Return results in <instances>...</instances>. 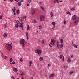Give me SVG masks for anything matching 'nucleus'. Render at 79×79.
I'll return each instance as SVG.
<instances>
[{
	"label": "nucleus",
	"instance_id": "f257e3e1",
	"mask_svg": "<svg viewBox=\"0 0 79 79\" xmlns=\"http://www.w3.org/2000/svg\"><path fill=\"white\" fill-rule=\"evenodd\" d=\"M5 48L8 50L10 51L11 50L13 47L11 46V44H9V46L8 44H7L5 46Z\"/></svg>",
	"mask_w": 79,
	"mask_h": 79
},
{
	"label": "nucleus",
	"instance_id": "f03ea898",
	"mask_svg": "<svg viewBox=\"0 0 79 79\" xmlns=\"http://www.w3.org/2000/svg\"><path fill=\"white\" fill-rule=\"evenodd\" d=\"M20 43L21 45H22L23 47H24V43H25V41L24 39H21L20 40Z\"/></svg>",
	"mask_w": 79,
	"mask_h": 79
},
{
	"label": "nucleus",
	"instance_id": "7ed1b4c3",
	"mask_svg": "<svg viewBox=\"0 0 79 79\" xmlns=\"http://www.w3.org/2000/svg\"><path fill=\"white\" fill-rule=\"evenodd\" d=\"M35 52L36 53H37L39 55H40L42 53V51L40 50L37 49L35 51Z\"/></svg>",
	"mask_w": 79,
	"mask_h": 79
},
{
	"label": "nucleus",
	"instance_id": "20e7f679",
	"mask_svg": "<svg viewBox=\"0 0 79 79\" xmlns=\"http://www.w3.org/2000/svg\"><path fill=\"white\" fill-rule=\"evenodd\" d=\"M79 17H78L74 21V24L75 25H77L78 24V23H79Z\"/></svg>",
	"mask_w": 79,
	"mask_h": 79
},
{
	"label": "nucleus",
	"instance_id": "39448f33",
	"mask_svg": "<svg viewBox=\"0 0 79 79\" xmlns=\"http://www.w3.org/2000/svg\"><path fill=\"white\" fill-rule=\"evenodd\" d=\"M35 11H36V10H35V9L34 8H32L31 10V15H34L35 13Z\"/></svg>",
	"mask_w": 79,
	"mask_h": 79
},
{
	"label": "nucleus",
	"instance_id": "423d86ee",
	"mask_svg": "<svg viewBox=\"0 0 79 79\" xmlns=\"http://www.w3.org/2000/svg\"><path fill=\"white\" fill-rule=\"evenodd\" d=\"M45 19V17L44 16H40V21H44Z\"/></svg>",
	"mask_w": 79,
	"mask_h": 79
},
{
	"label": "nucleus",
	"instance_id": "0eeeda50",
	"mask_svg": "<svg viewBox=\"0 0 79 79\" xmlns=\"http://www.w3.org/2000/svg\"><path fill=\"white\" fill-rule=\"evenodd\" d=\"M72 19L73 20H75V19H76V15H73L72 18Z\"/></svg>",
	"mask_w": 79,
	"mask_h": 79
},
{
	"label": "nucleus",
	"instance_id": "6e6552de",
	"mask_svg": "<svg viewBox=\"0 0 79 79\" xmlns=\"http://www.w3.org/2000/svg\"><path fill=\"white\" fill-rule=\"evenodd\" d=\"M26 35L27 37L26 39L27 40H28V39H29V38L28 37V35H29V34H28V32H27L26 33Z\"/></svg>",
	"mask_w": 79,
	"mask_h": 79
},
{
	"label": "nucleus",
	"instance_id": "1a4fd4ad",
	"mask_svg": "<svg viewBox=\"0 0 79 79\" xmlns=\"http://www.w3.org/2000/svg\"><path fill=\"white\" fill-rule=\"evenodd\" d=\"M13 70V71H15V72H17V71H18V70H17V69L15 68V67H14Z\"/></svg>",
	"mask_w": 79,
	"mask_h": 79
},
{
	"label": "nucleus",
	"instance_id": "9d476101",
	"mask_svg": "<svg viewBox=\"0 0 79 79\" xmlns=\"http://www.w3.org/2000/svg\"><path fill=\"white\" fill-rule=\"evenodd\" d=\"M71 61V58H68V60H67L68 63H70Z\"/></svg>",
	"mask_w": 79,
	"mask_h": 79
},
{
	"label": "nucleus",
	"instance_id": "9b49d317",
	"mask_svg": "<svg viewBox=\"0 0 79 79\" xmlns=\"http://www.w3.org/2000/svg\"><path fill=\"white\" fill-rule=\"evenodd\" d=\"M60 44V43H59V41H57V46L58 48H60V47L58 46V45Z\"/></svg>",
	"mask_w": 79,
	"mask_h": 79
},
{
	"label": "nucleus",
	"instance_id": "f8f14e48",
	"mask_svg": "<svg viewBox=\"0 0 79 79\" xmlns=\"http://www.w3.org/2000/svg\"><path fill=\"white\" fill-rule=\"evenodd\" d=\"M73 46L74 47H75L76 48H77V45H76L75 44H73Z\"/></svg>",
	"mask_w": 79,
	"mask_h": 79
},
{
	"label": "nucleus",
	"instance_id": "ddd939ff",
	"mask_svg": "<svg viewBox=\"0 0 79 79\" xmlns=\"http://www.w3.org/2000/svg\"><path fill=\"white\" fill-rule=\"evenodd\" d=\"M52 23V24H53L54 26V27H55V22H53Z\"/></svg>",
	"mask_w": 79,
	"mask_h": 79
},
{
	"label": "nucleus",
	"instance_id": "4468645a",
	"mask_svg": "<svg viewBox=\"0 0 79 79\" xmlns=\"http://www.w3.org/2000/svg\"><path fill=\"white\" fill-rule=\"evenodd\" d=\"M4 37H7V34H6V33H4Z\"/></svg>",
	"mask_w": 79,
	"mask_h": 79
},
{
	"label": "nucleus",
	"instance_id": "2eb2a0df",
	"mask_svg": "<svg viewBox=\"0 0 79 79\" xmlns=\"http://www.w3.org/2000/svg\"><path fill=\"white\" fill-rule=\"evenodd\" d=\"M19 72H20V73H21V75H22V76H23V75H24V73L22 71H20Z\"/></svg>",
	"mask_w": 79,
	"mask_h": 79
},
{
	"label": "nucleus",
	"instance_id": "dca6fc26",
	"mask_svg": "<svg viewBox=\"0 0 79 79\" xmlns=\"http://www.w3.org/2000/svg\"><path fill=\"white\" fill-rule=\"evenodd\" d=\"M27 31H29L30 30V28H29V25H27Z\"/></svg>",
	"mask_w": 79,
	"mask_h": 79
},
{
	"label": "nucleus",
	"instance_id": "f3484780",
	"mask_svg": "<svg viewBox=\"0 0 79 79\" xmlns=\"http://www.w3.org/2000/svg\"><path fill=\"white\" fill-rule=\"evenodd\" d=\"M39 29H42V25H40L39 27Z\"/></svg>",
	"mask_w": 79,
	"mask_h": 79
},
{
	"label": "nucleus",
	"instance_id": "a211bd4d",
	"mask_svg": "<svg viewBox=\"0 0 79 79\" xmlns=\"http://www.w3.org/2000/svg\"><path fill=\"white\" fill-rule=\"evenodd\" d=\"M54 76H55V74L53 73H52V74L50 75V77H53Z\"/></svg>",
	"mask_w": 79,
	"mask_h": 79
},
{
	"label": "nucleus",
	"instance_id": "6ab92c4d",
	"mask_svg": "<svg viewBox=\"0 0 79 79\" xmlns=\"http://www.w3.org/2000/svg\"><path fill=\"white\" fill-rule=\"evenodd\" d=\"M18 4V6H21V2H19Z\"/></svg>",
	"mask_w": 79,
	"mask_h": 79
},
{
	"label": "nucleus",
	"instance_id": "aec40b11",
	"mask_svg": "<svg viewBox=\"0 0 79 79\" xmlns=\"http://www.w3.org/2000/svg\"><path fill=\"white\" fill-rule=\"evenodd\" d=\"M59 57H60V59H61V58H63V55H60Z\"/></svg>",
	"mask_w": 79,
	"mask_h": 79
},
{
	"label": "nucleus",
	"instance_id": "412c9836",
	"mask_svg": "<svg viewBox=\"0 0 79 79\" xmlns=\"http://www.w3.org/2000/svg\"><path fill=\"white\" fill-rule=\"evenodd\" d=\"M43 60V58L42 57H40L39 58L40 61H42Z\"/></svg>",
	"mask_w": 79,
	"mask_h": 79
},
{
	"label": "nucleus",
	"instance_id": "4be33fe9",
	"mask_svg": "<svg viewBox=\"0 0 79 79\" xmlns=\"http://www.w3.org/2000/svg\"><path fill=\"white\" fill-rule=\"evenodd\" d=\"M19 26V25H18V24H16L15 25V27H16V28H18Z\"/></svg>",
	"mask_w": 79,
	"mask_h": 79
},
{
	"label": "nucleus",
	"instance_id": "5701e85b",
	"mask_svg": "<svg viewBox=\"0 0 79 79\" xmlns=\"http://www.w3.org/2000/svg\"><path fill=\"white\" fill-rule=\"evenodd\" d=\"M10 64H15V63L14 61H13L12 63L10 62Z\"/></svg>",
	"mask_w": 79,
	"mask_h": 79
},
{
	"label": "nucleus",
	"instance_id": "b1692460",
	"mask_svg": "<svg viewBox=\"0 0 79 79\" xmlns=\"http://www.w3.org/2000/svg\"><path fill=\"white\" fill-rule=\"evenodd\" d=\"M19 27H23V25L21 24H20L19 26Z\"/></svg>",
	"mask_w": 79,
	"mask_h": 79
},
{
	"label": "nucleus",
	"instance_id": "393cba45",
	"mask_svg": "<svg viewBox=\"0 0 79 79\" xmlns=\"http://www.w3.org/2000/svg\"><path fill=\"white\" fill-rule=\"evenodd\" d=\"M7 27V24H6L4 25V28L6 29V27Z\"/></svg>",
	"mask_w": 79,
	"mask_h": 79
},
{
	"label": "nucleus",
	"instance_id": "a878e982",
	"mask_svg": "<svg viewBox=\"0 0 79 79\" xmlns=\"http://www.w3.org/2000/svg\"><path fill=\"white\" fill-rule=\"evenodd\" d=\"M75 10V8H72L71 9V11H74V10Z\"/></svg>",
	"mask_w": 79,
	"mask_h": 79
},
{
	"label": "nucleus",
	"instance_id": "bb28decb",
	"mask_svg": "<svg viewBox=\"0 0 79 79\" xmlns=\"http://www.w3.org/2000/svg\"><path fill=\"white\" fill-rule=\"evenodd\" d=\"M50 15H51V18H52V16H53V13H52V12H51L50 13Z\"/></svg>",
	"mask_w": 79,
	"mask_h": 79
},
{
	"label": "nucleus",
	"instance_id": "cd10ccee",
	"mask_svg": "<svg viewBox=\"0 0 79 79\" xmlns=\"http://www.w3.org/2000/svg\"><path fill=\"white\" fill-rule=\"evenodd\" d=\"M17 13L18 15L19 13V10H17Z\"/></svg>",
	"mask_w": 79,
	"mask_h": 79
},
{
	"label": "nucleus",
	"instance_id": "c85d7f7f",
	"mask_svg": "<svg viewBox=\"0 0 79 79\" xmlns=\"http://www.w3.org/2000/svg\"><path fill=\"white\" fill-rule=\"evenodd\" d=\"M15 21L16 22V23H17V24H19L20 22L19 21L17 20H15Z\"/></svg>",
	"mask_w": 79,
	"mask_h": 79
},
{
	"label": "nucleus",
	"instance_id": "c756f323",
	"mask_svg": "<svg viewBox=\"0 0 79 79\" xmlns=\"http://www.w3.org/2000/svg\"><path fill=\"white\" fill-rule=\"evenodd\" d=\"M66 14L67 15H68V14H69L70 15H71V14L70 13V12H66Z\"/></svg>",
	"mask_w": 79,
	"mask_h": 79
},
{
	"label": "nucleus",
	"instance_id": "7c9ffc66",
	"mask_svg": "<svg viewBox=\"0 0 79 79\" xmlns=\"http://www.w3.org/2000/svg\"><path fill=\"white\" fill-rule=\"evenodd\" d=\"M10 62H12V61H13V59H12V58H10Z\"/></svg>",
	"mask_w": 79,
	"mask_h": 79
},
{
	"label": "nucleus",
	"instance_id": "2f4dec72",
	"mask_svg": "<svg viewBox=\"0 0 79 79\" xmlns=\"http://www.w3.org/2000/svg\"><path fill=\"white\" fill-rule=\"evenodd\" d=\"M51 40V42H52V43H53V44H54V43H55V40Z\"/></svg>",
	"mask_w": 79,
	"mask_h": 79
},
{
	"label": "nucleus",
	"instance_id": "473e14b6",
	"mask_svg": "<svg viewBox=\"0 0 79 79\" xmlns=\"http://www.w3.org/2000/svg\"><path fill=\"white\" fill-rule=\"evenodd\" d=\"M60 42H61V44H63V40L61 39L60 40Z\"/></svg>",
	"mask_w": 79,
	"mask_h": 79
},
{
	"label": "nucleus",
	"instance_id": "72a5a7b5",
	"mask_svg": "<svg viewBox=\"0 0 79 79\" xmlns=\"http://www.w3.org/2000/svg\"><path fill=\"white\" fill-rule=\"evenodd\" d=\"M14 9H12V11H16V9H15V7H14Z\"/></svg>",
	"mask_w": 79,
	"mask_h": 79
},
{
	"label": "nucleus",
	"instance_id": "f704fd0d",
	"mask_svg": "<svg viewBox=\"0 0 79 79\" xmlns=\"http://www.w3.org/2000/svg\"><path fill=\"white\" fill-rule=\"evenodd\" d=\"M1 56H2V57H4V56H3V53L2 52L1 53Z\"/></svg>",
	"mask_w": 79,
	"mask_h": 79
},
{
	"label": "nucleus",
	"instance_id": "c9c22d12",
	"mask_svg": "<svg viewBox=\"0 0 79 79\" xmlns=\"http://www.w3.org/2000/svg\"><path fill=\"white\" fill-rule=\"evenodd\" d=\"M69 73L70 74H72L74 73V72H70Z\"/></svg>",
	"mask_w": 79,
	"mask_h": 79
},
{
	"label": "nucleus",
	"instance_id": "e433bc0d",
	"mask_svg": "<svg viewBox=\"0 0 79 79\" xmlns=\"http://www.w3.org/2000/svg\"><path fill=\"white\" fill-rule=\"evenodd\" d=\"M66 20H64V24H66Z\"/></svg>",
	"mask_w": 79,
	"mask_h": 79
},
{
	"label": "nucleus",
	"instance_id": "4c0bfd02",
	"mask_svg": "<svg viewBox=\"0 0 79 79\" xmlns=\"http://www.w3.org/2000/svg\"><path fill=\"white\" fill-rule=\"evenodd\" d=\"M41 8L42 9V10H44V11H45V10H44V8L42 7H41Z\"/></svg>",
	"mask_w": 79,
	"mask_h": 79
},
{
	"label": "nucleus",
	"instance_id": "58836bf2",
	"mask_svg": "<svg viewBox=\"0 0 79 79\" xmlns=\"http://www.w3.org/2000/svg\"><path fill=\"white\" fill-rule=\"evenodd\" d=\"M23 19H25V20H26V16L23 17Z\"/></svg>",
	"mask_w": 79,
	"mask_h": 79
},
{
	"label": "nucleus",
	"instance_id": "ea45409f",
	"mask_svg": "<svg viewBox=\"0 0 79 79\" xmlns=\"http://www.w3.org/2000/svg\"><path fill=\"white\" fill-rule=\"evenodd\" d=\"M30 64H32V60H31L29 62Z\"/></svg>",
	"mask_w": 79,
	"mask_h": 79
},
{
	"label": "nucleus",
	"instance_id": "a19ab883",
	"mask_svg": "<svg viewBox=\"0 0 79 79\" xmlns=\"http://www.w3.org/2000/svg\"><path fill=\"white\" fill-rule=\"evenodd\" d=\"M3 17V15H2L1 16L0 15V19H2V18Z\"/></svg>",
	"mask_w": 79,
	"mask_h": 79
},
{
	"label": "nucleus",
	"instance_id": "79ce46f5",
	"mask_svg": "<svg viewBox=\"0 0 79 79\" xmlns=\"http://www.w3.org/2000/svg\"><path fill=\"white\" fill-rule=\"evenodd\" d=\"M56 0V2L57 3H60V0Z\"/></svg>",
	"mask_w": 79,
	"mask_h": 79
},
{
	"label": "nucleus",
	"instance_id": "37998d69",
	"mask_svg": "<svg viewBox=\"0 0 79 79\" xmlns=\"http://www.w3.org/2000/svg\"><path fill=\"white\" fill-rule=\"evenodd\" d=\"M62 60L63 61H64V56H63V57Z\"/></svg>",
	"mask_w": 79,
	"mask_h": 79
},
{
	"label": "nucleus",
	"instance_id": "c03bdc74",
	"mask_svg": "<svg viewBox=\"0 0 79 79\" xmlns=\"http://www.w3.org/2000/svg\"><path fill=\"white\" fill-rule=\"evenodd\" d=\"M33 22H34V23H37V21H36L35 20H34Z\"/></svg>",
	"mask_w": 79,
	"mask_h": 79
},
{
	"label": "nucleus",
	"instance_id": "a18cd8bd",
	"mask_svg": "<svg viewBox=\"0 0 79 79\" xmlns=\"http://www.w3.org/2000/svg\"><path fill=\"white\" fill-rule=\"evenodd\" d=\"M3 58L5 59V60H6V58H7V57H6V56H5V57H3Z\"/></svg>",
	"mask_w": 79,
	"mask_h": 79
},
{
	"label": "nucleus",
	"instance_id": "49530a36",
	"mask_svg": "<svg viewBox=\"0 0 79 79\" xmlns=\"http://www.w3.org/2000/svg\"><path fill=\"white\" fill-rule=\"evenodd\" d=\"M13 13L14 15H16V12L15 11H13Z\"/></svg>",
	"mask_w": 79,
	"mask_h": 79
},
{
	"label": "nucleus",
	"instance_id": "de8ad7c7",
	"mask_svg": "<svg viewBox=\"0 0 79 79\" xmlns=\"http://www.w3.org/2000/svg\"><path fill=\"white\" fill-rule=\"evenodd\" d=\"M20 61L21 62H23V59L22 58L20 59Z\"/></svg>",
	"mask_w": 79,
	"mask_h": 79
},
{
	"label": "nucleus",
	"instance_id": "09e8293b",
	"mask_svg": "<svg viewBox=\"0 0 79 79\" xmlns=\"http://www.w3.org/2000/svg\"><path fill=\"white\" fill-rule=\"evenodd\" d=\"M31 0H28V2L29 3H31Z\"/></svg>",
	"mask_w": 79,
	"mask_h": 79
},
{
	"label": "nucleus",
	"instance_id": "8fccbe9b",
	"mask_svg": "<svg viewBox=\"0 0 79 79\" xmlns=\"http://www.w3.org/2000/svg\"><path fill=\"white\" fill-rule=\"evenodd\" d=\"M60 46H61V48H63V44H61V45H60Z\"/></svg>",
	"mask_w": 79,
	"mask_h": 79
},
{
	"label": "nucleus",
	"instance_id": "3c124183",
	"mask_svg": "<svg viewBox=\"0 0 79 79\" xmlns=\"http://www.w3.org/2000/svg\"><path fill=\"white\" fill-rule=\"evenodd\" d=\"M44 41L43 40L42 42V43L43 44H44Z\"/></svg>",
	"mask_w": 79,
	"mask_h": 79
},
{
	"label": "nucleus",
	"instance_id": "603ef678",
	"mask_svg": "<svg viewBox=\"0 0 79 79\" xmlns=\"http://www.w3.org/2000/svg\"><path fill=\"white\" fill-rule=\"evenodd\" d=\"M23 1L24 0H20V2H23Z\"/></svg>",
	"mask_w": 79,
	"mask_h": 79
},
{
	"label": "nucleus",
	"instance_id": "864d4df0",
	"mask_svg": "<svg viewBox=\"0 0 79 79\" xmlns=\"http://www.w3.org/2000/svg\"><path fill=\"white\" fill-rule=\"evenodd\" d=\"M27 6H29V4H27Z\"/></svg>",
	"mask_w": 79,
	"mask_h": 79
},
{
	"label": "nucleus",
	"instance_id": "5fc2aeb1",
	"mask_svg": "<svg viewBox=\"0 0 79 79\" xmlns=\"http://www.w3.org/2000/svg\"><path fill=\"white\" fill-rule=\"evenodd\" d=\"M48 66H51V64H48Z\"/></svg>",
	"mask_w": 79,
	"mask_h": 79
},
{
	"label": "nucleus",
	"instance_id": "6e6d98bb",
	"mask_svg": "<svg viewBox=\"0 0 79 79\" xmlns=\"http://www.w3.org/2000/svg\"><path fill=\"white\" fill-rule=\"evenodd\" d=\"M64 68H67V66H64Z\"/></svg>",
	"mask_w": 79,
	"mask_h": 79
},
{
	"label": "nucleus",
	"instance_id": "4d7b16f0",
	"mask_svg": "<svg viewBox=\"0 0 79 79\" xmlns=\"http://www.w3.org/2000/svg\"><path fill=\"white\" fill-rule=\"evenodd\" d=\"M56 0L54 1V3H56Z\"/></svg>",
	"mask_w": 79,
	"mask_h": 79
},
{
	"label": "nucleus",
	"instance_id": "13d9d810",
	"mask_svg": "<svg viewBox=\"0 0 79 79\" xmlns=\"http://www.w3.org/2000/svg\"><path fill=\"white\" fill-rule=\"evenodd\" d=\"M11 77H13V79H14L13 78H14V77L12 76H11Z\"/></svg>",
	"mask_w": 79,
	"mask_h": 79
},
{
	"label": "nucleus",
	"instance_id": "bf43d9fd",
	"mask_svg": "<svg viewBox=\"0 0 79 79\" xmlns=\"http://www.w3.org/2000/svg\"><path fill=\"white\" fill-rule=\"evenodd\" d=\"M16 2H18V1H19V0H15Z\"/></svg>",
	"mask_w": 79,
	"mask_h": 79
},
{
	"label": "nucleus",
	"instance_id": "052dcab7",
	"mask_svg": "<svg viewBox=\"0 0 79 79\" xmlns=\"http://www.w3.org/2000/svg\"><path fill=\"white\" fill-rule=\"evenodd\" d=\"M60 46H61V45H60V44H59V45H58V46L59 47H60Z\"/></svg>",
	"mask_w": 79,
	"mask_h": 79
},
{
	"label": "nucleus",
	"instance_id": "680f3d73",
	"mask_svg": "<svg viewBox=\"0 0 79 79\" xmlns=\"http://www.w3.org/2000/svg\"><path fill=\"white\" fill-rule=\"evenodd\" d=\"M73 57V55H72L71 57L72 58Z\"/></svg>",
	"mask_w": 79,
	"mask_h": 79
},
{
	"label": "nucleus",
	"instance_id": "e2e57ef3",
	"mask_svg": "<svg viewBox=\"0 0 79 79\" xmlns=\"http://www.w3.org/2000/svg\"><path fill=\"white\" fill-rule=\"evenodd\" d=\"M40 4H41L42 3V2H40Z\"/></svg>",
	"mask_w": 79,
	"mask_h": 79
},
{
	"label": "nucleus",
	"instance_id": "0e129e2a",
	"mask_svg": "<svg viewBox=\"0 0 79 79\" xmlns=\"http://www.w3.org/2000/svg\"><path fill=\"white\" fill-rule=\"evenodd\" d=\"M10 2H13V0H10Z\"/></svg>",
	"mask_w": 79,
	"mask_h": 79
},
{
	"label": "nucleus",
	"instance_id": "69168bd1",
	"mask_svg": "<svg viewBox=\"0 0 79 79\" xmlns=\"http://www.w3.org/2000/svg\"><path fill=\"white\" fill-rule=\"evenodd\" d=\"M31 64H30V65H29V66L30 67H31Z\"/></svg>",
	"mask_w": 79,
	"mask_h": 79
},
{
	"label": "nucleus",
	"instance_id": "338daca9",
	"mask_svg": "<svg viewBox=\"0 0 79 79\" xmlns=\"http://www.w3.org/2000/svg\"><path fill=\"white\" fill-rule=\"evenodd\" d=\"M49 46H50V47H52V46L50 45V44H49Z\"/></svg>",
	"mask_w": 79,
	"mask_h": 79
},
{
	"label": "nucleus",
	"instance_id": "774afa93",
	"mask_svg": "<svg viewBox=\"0 0 79 79\" xmlns=\"http://www.w3.org/2000/svg\"><path fill=\"white\" fill-rule=\"evenodd\" d=\"M31 79H34V78H33V77H32Z\"/></svg>",
	"mask_w": 79,
	"mask_h": 79
}]
</instances>
